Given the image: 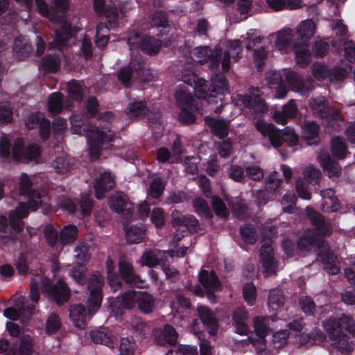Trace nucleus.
Returning <instances> with one entry per match:
<instances>
[{
    "mask_svg": "<svg viewBox=\"0 0 355 355\" xmlns=\"http://www.w3.org/2000/svg\"><path fill=\"white\" fill-rule=\"evenodd\" d=\"M259 259L263 268L264 276L268 277L276 273L277 268L272 247L263 244L260 248Z\"/></svg>",
    "mask_w": 355,
    "mask_h": 355,
    "instance_id": "obj_19",
    "label": "nucleus"
},
{
    "mask_svg": "<svg viewBox=\"0 0 355 355\" xmlns=\"http://www.w3.org/2000/svg\"><path fill=\"white\" fill-rule=\"evenodd\" d=\"M33 182L28 175L23 173L19 182V193L28 199V205L29 209L35 211L42 207V193L37 190L32 188Z\"/></svg>",
    "mask_w": 355,
    "mask_h": 355,
    "instance_id": "obj_10",
    "label": "nucleus"
},
{
    "mask_svg": "<svg viewBox=\"0 0 355 355\" xmlns=\"http://www.w3.org/2000/svg\"><path fill=\"white\" fill-rule=\"evenodd\" d=\"M35 313V305L33 304L21 303L18 305L17 309L12 307L6 308L3 315L12 320H20L23 324L26 325Z\"/></svg>",
    "mask_w": 355,
    "mask_h": 355,
    "instance_id": "obj_13",
    "label": "nucleus"
},
{
    "mask_svg": "<svg viewBox=\"0 0 355 355\" xmlns=\"http://www.w3.org/2000/svg\"><path fill=\"white\" fill-rule=\"evenodd\" d=\"M40 67L45 73H55L60 67V58L55 53L44 56L40 62Z\"/></svg>",
    "mask_w": 355,
    "mask_h": 355,
    "instance_id": "obj_39",
    "label": "nucleus"
},
{
    "mask_svg": "<svg viewBox=\"0 0 355 355\" xmlns=\"http://www.w3.org/2000/svg\"><path fill=\"white\" fill-rule=\"evenodd\" d=\"M137 295L136 291L127 290L121 293V296L117 298V301L123 308L132 309L136 304Z\"/></svg>",
    "mask_w": 355,
    "mask_h": 355,
    "instance_id": "obj_52",
    "label": "nucleus"
},
{
    "mask_svg": "<svg viewBox=\"0 0 355 355\" xmlns=\"http://www.w3.org/2000/svg\"><path fill=\"white\" fill-rule=\"evenodd\" d=\"M270 317L257 316L254 318L253 326L255 332V336H262L266 337L268 334Z\"/></svg>",
    "mask_w": 355,
    "mask_h": 355,
    "instance_id": "obj_44",
    "label": "nucleus"
},
{
    "mask_svg": "<svg viewBox=\"0 0 355 355\" xmlns=\"http://www.w3.org/2000/svg\"><path fill=\"white\" fill-rule=\"evenodd\" d=\"M321 166L324 171L329 172V176H338L340 173V168L338 164L329 155H325L322 159Z\"/></svg>",
    "mask_w": 355,
    "mask_h": 355,
    "instance_id": "obj_54",
    "label": "nucleus"
},
{
    "mask_svg": "<svg viewBox=\"0 0 355 355\" xmlns=\"http://www.w3.org/2000/svg\"><path fill=\"white\" fill-rule=\"evenodd\" d=\"M117 78L121 85L129 88L132 85L133 73L131 66H123L117 72Z\"/></svg>",
    "mask_w": 355,
    "mask_h": 355,
    "instance_id": "obj_53",
    "label": "nucleus"
},
{
    "mask_svg": "<svg viewBox=\"0 0 355 355\" xmlns=\"http://www.w3.org/2000/svg\"><path fill=\"white\" fill-rule=\"evenodd\" d=\"M71 130L73 134L87 137L89 154L92 158L98 159L101 155L102 148L114 141V136L110 133L101 130L96 126L85 125L80 114H73L70 117Z\"/></svg>",
    "mask_w": 355,
    "mask_h": 355,
    "instance_id": "obj_3",
    "label": "nucleus"
},
{
    "mask_svg": "<svg viewBox=\"0 0 355 355\" xmlns=\"http://www.w3.org/2000/svg\"><path fill=\"white\" fill-rule=\"evenodd\" d=\"M309 218L314 227V232L319 239L320 236L327 237L332 234L333 227L330 220H326L324 216L314 209L309 212Z\"/></svg>",
    "mask_w": 355,
    "mask_h": 355,
    "instance_id": "obj_14",
    "label": "nucleus"
},
{
    "mask_svg": "<svg viewBox=\"0 0 355 355\" xmlns=\"http://www.w3.org/2000/svg\"><path fill=\"white\" fill-rule=\"evenodd\" d=\"M200 110H191L189 107L180 108V112L178 115L179 121L183 125H191L196 122V112Z\"/></svg>",
    "mask_w": 355,
    "mask_h": 355,
    "instance_id": "obj_59",
    "label": "nucleus"
},
{
    "mask_svg": "<svg viewBox=\"0 0 355 355\" xmlns=\"http://www.w3.org/2000/svg\"><path fill=\"white\" fill-rule=\"evenodd\" d=\"M198 279L204 289L223 287L222 283L214 270L208 271L202 268L198 274Z\"/></svg>",
    "mask_w": 355,
    "mask_h": 355,
    "instance_id": "obj_31",
    "label": "nucleus"
},
{
    "mask_svg": "<svg viewBox=\"0 0 355 355\" xmlns=\"http://www.w3.org/2000/svg\"><path fill=\"white\" fill-rule=\"evenodd\" d=\"M255 127L263 136L268 137L271 145L275 148L280 147L284 143L294 146L298 142L297 135L293 130L285 128L280 130L274 124L266 123L260 119L257 121Z\"/></svg>",
    "mask_w": 355,
    "mask_h": 355,
    "instance_id": "obj_6",
    "label": "nucleus"
},
{
    "mask_svg": "<svg viewBox=\"0 0 355 355\" xmlns=\"http://www.w3.org/2000/svg\"><path fill=\"white\" fill-rule=\"evenodd\" d=\"M284 295L282 290L274 288L270 291L268 304L270 309L277 310L284 304Z\"/></svg>",
    "mask_w": 355,
    "mask_h": 355,
    "instance_id": "obj_46",
    "label": "nucleus"
},
{
    "mask_svg": "<svg viewBox=\"0 0 355 355\" xmlns=\"http://www.w3.org/2000/svg\"><path fill=\"white\" fill-rule=\"evenodd\" d=\"M42 292L48 300L58 306L67 303L71 299V289L63 279L59 278L55 282L46 279L42 282Z\"/></svg>",
    "mask_w": 355,
    "mask_h": 355,
    "instance_id": "obj_7",
    "label": "nucleus"
},
{
    "mask_svg": "<svg viewBox=\"0 0 355 355\" xmlns=\"http://www.w3.org/2000/svg\"><path fill=\"white\" fill-rule=\"evenodd\" d=\"M178 107L180 108L189 107L193 110H200L199 102L191 93L188 86L180 85L175 94Z\"/></svg>",
    "mask_w": 355,
    "mask_h": 355,
    "instance_id": "obj_18",
    "label": "nucleus"
},
{
    "mask_svg": "<svg viewBox=\"0 0 355 355\" xmlns=\"http://www.w3.org/2000/svg\"><path fill=\"white\" fill-rule=\"evenodd\" d=\"M171 217L174 227H184L191 233H196L199 230V221L193 215H183L180 211L174 210Z\"/></svg>",
    "mask_w": 355,
    "mask_h": 355,
    "instance_id": "obj_20",
    "label": "nucleus"
},
{
    "mask_svg": "<svg viewBox=\"0 0 355 355\" xmlns=\"http://www.w3.org/2000/svg\"><path fill=\"white\" fill-rule=\"evenodd\" d=\"M118 345L120 352L119 355H135L137 348V343L132 336L121 338Z\"/></svg>",
    "mask_w": 355,
    "mask_h": 355,
    "instance_id": "obj_45",
    "label": "nucleus"
},
{
    "mask_svg": "<svg viewBox=\"0 0 355 355\" xmlns=\"http://www.w3.org/2000/svg\"><path fill=\"white\" fill-rule=\"evenodd\" d=\"M29 214L26 205L20 203L15 210L9 214V220L6 216L0 215V240L3 243H16L19 240V235L24 228L23 219Z\"/></svg>",
    "mask_w": 355,
    "mask_h": 355,
    "instance_id": "obj_4",
    "label": "nucleus"
},
{
    "mask_svg": "<svg viewBox=\"0 0 355 355\" xmlns=\"http://www.w3.org/2000/svg\"><path fill=\"white\" fill-rule=\"evenodd\" d=\"M197 311L201 322L208 329L209 334L216 335L218 329V321L214 313L205 306H198Z\"/></svg>",
    "mask_w": 355,
    "mask_h": 355,
    "instance_id": "obj_23",
    "label": "nucleus"
},
{
    "mask_svg": "<svg viewBox=\"0 0 355 355\" xmlns=\"http://www.w3.org/2000/svg\"><path fill=\"white\" fill-rule=\"evenodd\" d=\"M330 149L332 156L337 159H343L346 157L348 151V146L343 138L333 137L331 139Z\"/></svg>",
    "mask_w": 355,
    "mask_h": 355,
    "instance_id": "obj_34",
    "label": "nucleus"
},
{
    "mask_svg": "<svg viewBox=\"0 0 355 355\" xmlns=\"http://www.w3.org/2000/svg\"><path fill=\"white\" fill-rule=\"evenodd\" d=\"M115 186L114 176L111 172L105 171L100 173L94 182V195L96 199L101 200L107 192Z\"/></svg>",
    "mask_w": 355,
    "mask_h": 355,
    "instance_id": "obj_16",
    "label": "nucleus"
},
{
    "mask_svg": "<svg viewBox=\"0 0 355 355\" xmlns=\"http://www.w3.org/2000/svg\"><path fill=\"white\" fill-rule=\"evenodd\" d=\"M72 37L71 25L69 21H64L59 28L55 30V37L51 45L54 49H61Z\"/></svg>",
    "mask_w": 355,
    "mask_h": 355,
    "instance_id": "obj_24",
    "label": "nucleus"
},
{
    "mask_svg": "<svg viewBox=\"0 0 355 355\" xmlns=\"http://www.w3.org/2000/svg\"><path fill=\"white\" fill-rule=\"evenodd\" d=\"M43 233L48 245L51 248L56 246L59 242V233L51 223H49L44 227Z\"/></svg>",
    "mask_w": 355,
    "mask_h": 355,
    "instance_id": "obj_55",
    "label": "nucleus"
},
{
    "mask_svg": "<svg viewBox=\"0 0 355 355\" xmlns=\"http://www.w3.org/2000/svg\"><path fill=\"white\" fill-rule=\"evenodd\" d=\"M297 107L293 100L289 101L283 105L281 111H275L274 119L277 123L284 125L288 119H293L296 116Z\"/></svg>",
    "mask_w": 355,
    "mask_h": 355,
    "instance_id": "obj_28",
    "label": "nucleus"
},
{
    "mask_svg": "<svg viewBox=\"0 0 355 355\" xmlns=\"http://www.w3.org/2000/svg\"><path fill=\"white\" fill-rule=\"evenodd\" d=\"M52 165L55 171L61 174L67 173L71 168L69 158L64 155L57 157Z\"/></svg>",
    "mask_w": 355,
    "mask_h": 355,
    "instance_id": "obj_57",
    "label": "nucleus"
},
{
    "mask_svg": "<svg viewBox=\"0 0 355 355\" xmlns=\"http://www.w3.org/2000/svg\"><path fill=\"white\" fill-rule=\"evenodd\" d=\"M165 185L160 178H155L153 180L148 189V195L154 198L159 199L163 194Z\"/></svg>",
    "mask_w": 355,
    "mask_h": 355,
    "instance_id": "obj_56",
    "label": "nucleus"
},
{
    "mask_svg": "<svg viewBox=\"0 0 355 355\" xmlns=\"http://www.w3.org/2000/svg\"><path fill=\"white\" fill-rule=\"evenodd\" d=\"M78 230L75 225H64L59 233V243L63 245H69L77 239Z\"/></svg>",
    "mask_w": 355,
    "mask_h": 355,
    "instance_id": "obj_37",
    "label": "nucleus"
},
{
    "mask_svg": "<svg viewBox=\"0 0 355 355\" xmlns=\"http://www.w3.org/2000/svg\"><path fill=\"white\" fill-rule=\"evenodd\" d=\"M150 110L146 101H134L129 103L125 109V113L131 118H144Z\"/></svg>",
    "mask_w": 355,
    "mask_h": 355,
    "instance_id": "obj_36",
    "label": "nucleus"
},
{
    "mask_svg": "<svg viewBox=\"0 0 355 355\" xmlns=\"http://www.w3.org/2000/svg\"><path fill=\"white\" fill-rule=\"evenodd\" d=\"M31 44L24 37L15 38L13 44V53L19 60H24L28 58L32 51Z\"/></svg>",
    "mask_w": 355,
    "mask_h": 355,
    "instance_id": "obj_32",
    "label": "nucleus"
},
{
    "mask_svg": "<svg viewBox=\"0 0 355 355\" xmlns=\"http://www.w3.org/2000/svg\"><path fill=\"white\" fill-rule=\"evenodd\" d=\"M108 204L113 211L120 214L126 209L128 200L122 195L116 193L108 198Z\"/></svg>",
    "mask_w": 355,
    "mask_h": 355,
    "instance_id": "obj_50",
    "label": "nucleus"
},
{
    "mask_svg": "<svg viewBox=\"0 0 355 355\" xmlns=\"http://www.w3.org/2000/svg\"><path fill=\"white\" fill-rule=\"evenodd\" d=\"M161 46L162 42L159 40L145 35L140 51L144 54L154 55L159 53Z\"/></svg>",
    "mask_w": 355,
    "mask_h": 355,
    "instance_id": "obj_40",
    "label": "nucleus"
},
{
    "mask_svg": "<svg viewBox=\"0 0 355 355\" xmlns=\"http://www.w3.org/2000/svg\"><path fill=\"white\" fill-rule=\"evenodd\" d=\"M34 339L28 334H23L19 338V343L17 347L18 355H31L34 349Z\"/></svg>",
    "mask_w": 355,
    "mask_h": 355,
    "instance_id": "obj_49",
    "label": "nucleus"
},
{
    "mask_svg": "<svg viewBox=\"0 0 355 355\" xmlns=\"http://www.w3.org/2000/svg\"><path fill=\"white\" fill-rule=\"evenodd\" d=\"M320 127L314 121L306 120L302 127V137L309 142L317 143L319 141Z\"/></svg>",
    "mask_w": 355,
    "mask_h": 355,
    "instance_id": "obj_33",
    "label": "nucleus"
},
{
    "mask_svg": "<svg viewBox=\"0 0 355 355\" xmlns=\"http://www.w3.org/2000/svg\"><path fill=\"white\" fill-rule=\"evenodd\" d=\"M211 205L215 214L221 218H227L228 210L225 202L218 196H214L211 198Z\"/></svg>",
    "mask_w": 355,
    "mask_h": 355,
    "instance_id": "obj_61",
    "label": "nucleus"
},
{
    "mask_svg": "<svg viewBox=\"0 0 355 355\" xmlns=\"http://www.w3.org/2000/svg\"><path fill=\"white\" fill-rule=\"evenodd\" d=\"M52 6L48 5L44 0H35L39 13L43 17L51 18L57 13H65L69 9V0H53Z\"/></svg>",
    "mask_w": 355,
    "mask_h": 355,
    "instance_id": "obj_17",
    "label": "nucleus"
},
{
    "mask_svg": "<svg viewBox=\"0 0 355 355\" xmlns=\"http://www.w3.org/2000/svg\"><path fill=\"white\" fill-rule=\"evenodd\" d=\"M141 263L143 266L154 268L160 264L158 254L153 250L144 252L141 257Z\"/></svg>",
    "mask_w": 355,
    "mask_h": 355,
    "instance_id": "obj_58",
    "label": "nucleus"
},
{
    "mask_svg": "<svg viewBox=\"0 0 355 355\" xmlns=\"http://www.w3.org/2000/svg\"><path fill=\"white\" fill-rule=\"evenodd\" d=\"M70 275L74 281L82 286L85 284L87 281L86 268L81 263H79L70 270Z\"/></svg>",
    "mask_w": 355,
    "mask_h": 355,
    "instance_id": "obj_62",
    "label": "nucleus"
},
{
    "mask_svg": "<svg viewBox=\"0 0 355 355\" xmlns=\"http://www.w3.org/2000/svg\"><path fill=\"white\" fill-rule=\"evenodd\" d=\"M104 279L98 272L92 274L87 285L89 295L87 300V309L89 313H96L100 308L103 300L102 288Z\"/></svg>",
    "mask_w": 355,
    "mask_h": 355,
    "instance_id": "obj_8",
    "label": "nucleus"
},
{
    "mask_svg": "<svg viewBox=\"0 0 355 355\" xmlns=\"http://www.w3.org/2000/svg\"><path fill=\"white\" fill-rule=\"evenodd\" d=\"M248 316V313L241 308H238L234 311L232 320L237 334L248 335L250 331V327L247 324Z\"/></svg>",
    "mask_w": 355,
    "mask_h": 355,
    "instance_id": "obj_29",
    "label": "nucleus"
},
{
    "mask_svg": "<svg viewBox=\"0 0 355 355\" xmlns=\"http://www.w3.org/2000/svg\"><path fill=\"white\" fill-rule=\"evenodd\" d=\"M192 205L195 212L199 216H203L207 219L213 217V214L207 201L202 197H197L192 201Z\"/></svg>",
    "mask_w": 355,
    "mask_h": 355,
    "instance_id": "obj_43",
    "label": "nucleus"
},
{
    "mask_svg": "<svg viewBox=\"0 0 355 355\" xmlns=\"http://www.w3.org/2000/svg\"><path fill=\"white\" fill-rule=\"evenodd\" d=\"M260 92L258 87H250L248 92L240 97L243 105L259 112H265L267 108L263 99L261 97Z\"/></svg>",
    "mask_w": 355,
    "mask_h": 355,
    "instance_id": "obj_15",
    "label": "nucleus"
},
{
    "mask_svg": "<svg viewBox=\"0 0 355 355\" xmlns=\"http://www.w3.org/2000/svg\"><path fill=\"white\" fill-rule=\"evenodd\" d=\"M90 338L93 343L101 344L114 349L118 346V340L110 331L108 328L101 327L90 332Z\"/></svg>",
    "mask_w": 355,
    "mask_h": 355,
    "instance_id": "obj_21",
    "label": "nucleus"
},
{
    "mask_svg": "<svg viewBox=\"0 0 355 355\" xmlns=\"http://www.w3.org/2000/svg\"><path fill=\"white\" fill-rule=\"evenodd\" d=\"M123 229L125 233V239L128 243L137 244L145 241L146 239V230L142 223L125 227Z\"/></svg>",
    "mask_w": 355,
    "mask_h": 355,
    "instance_id": "obj_25",
    "label": "nucleus"
},
{
    "mask_svg": "<svg viewBox=\"0 0 355 355\" xmlns=\"http://www.w3.org/2000/svg\"><path fill=\"white\" fill-rule=\"evenodd\" d=\"M313 110L318 117L328 121V125L334 128V124L343 122L338 109L329 105L324 97H318L313 99Z\"/></svg>",
    "mask_w": 355,
    "mask_h": 355,
    "instance_id": "obj_9",
    "label": "nucleus"
},
{
    "mask_svg": "<svg viewBox=\"0 0 355 355\" xmlns=\"http://www.w3.org/2000/svg\"><path fill=\"white\" fill-rule=\"evenodd\" d=\"M205 123L209 127L212 133L220 139H224L227 137L229 134V125L226 121L206 116Z\"/></svg>",
    "mask_w": 355,
    "mask_h": 355,
    "instance_id": "obj_26",
    "label": "nucleus"
},
{
    "mask_svg": "<svg viewBox=\"0 0 355 355\" xmlns=\"http://www.w3.org/2000/svg\"><path fill=\"white\" fill-rule=\"evenodd\" d=\"M320 239L313 231L308 230L304 234L297 239V245L300 252H308L311 250L313 245L319 243Z\"/></svg>",
    "mask_w": 355,
    "mask_h": 355,
    "instance_id": "obj_35",
    "label": "nucleus"
},
{
    "mask_svg": "<svg viewBox=\"0 0 355 355\" xmlns=\"http://www.w3.org/2000/svg\"><path fill=\"white\" fill-rule=\"evenodd\" d=\"M266 189H267L271 195L277 193L282 183V179L280 174L277 171H272L266 178Z\"/></svg>",
    "mask_w": 355,
    "mask_h": 355,
    "instance_id": "obj_51",
    "label": "nucleus"
},
{
    "mask_svg": "<svg viewBox=\"0 0 355 355\" xmlns=\"http://www.w3.org/2000/svg\"><path fill=\"white\" fill-rule=\"evenodd\" d=\"M315 34V24L311 19L303 21L295 31V42L293 48L297 63L306 67L311 62L309 41Z\"/></svg>",
    "mask_w": 355,
    "mask_h": 355,
    "instance_id": "obj_5",
    "label": "nucleus"
},
{
    "mask_svg": "<svg viewBox=\"0 0 355 355\" xmlns=\"http://www.w3.org/2000/svg\"><path fill=\"white\" fill-rule=\"evenodd\" d=\"M136 304L139 311L144 314L152 313L155 309V299L146 291L138 294Z\"/></svg>",
    "mask_w": 355,
    "mask_h": 355,
    "instance_id": "obj_30",
    "label": "nucleus"
},
{
    "mask_svg": "<svg viewBox=\"0 0 355 355\" xmlns=\"http://www.w3.org/2000/svg\"><path fill=\"white\" fill-rule=\"evenodd\" d=\"M157 343L159 345L168 344L175 346L178 343V333L175 329L169 324H166L163 329L155 330L154 333Z\"/></svg>",
    "mask_w": 355,
    "mask_h": 355,
    "instance_id": "obj_22",
    "label": "nucleus"
},
{
    "mask_svg": "<svg viewBox=\"0 0 355 355\" xmlns=\"http://www.w3.org/2000/svg\"><path fill=\"white\" fill-rule=\"evenodd\" d=\"M286 80L293 89H296L301 94L304 95L312 90L311 84L309 81H305L303 78H301L294 71L287 73Z\"/></svg>",
    "mask_w": 355,
    "mask_h": 355,
    "instance_id": "obj_27",
    "label": "nucleus"
},
{
    "mask_svg": "<svg viewBox=\"0 0 355 355\" xmlns=\"http://www.w3.org/2000/svg\"><path fill=\"white\" fill-rule=\"evenodd\" d=\"M62 327V322L60 316L55 312L50 313L45 324V333L51 336L59 331Z\"/></svg>",
    "mask_w": 355,
    "mask_h": 355,
    "instance_id": "obj_48",
    "label": "nucleus"
},
{
    "mask_svg": "<svg viewBox=\"0 0 355 355\" xmlns=\"http://www.w3.org/2000/svg\"><path fill=\"white\" fill-rule=\"evenodd\" d=\"M291 333L287 329L279 331L273 334L272 345L273 348L281 349L287 345Z\"/></svg>",
    "mask_w": 355,
    "mask_h": 355,
    "instance_id": "obj_60",
    "label": "nucleus"
},
{
    "mask_svg": "<svg viewBox=\"0 0 355 355\" xmlns=\"http://www.w3.org/2000/svg\"><path fill=\"white\" fill-rule=\"evenodd\" d=\"M243 296L248 305H253L257 299V288L252 282L245 284L243 287Z\"/></svg>",
    "mask_w": 355,
    "mask_h": 355,
    "instance_id": "obj_63",
    "label": "nucleus"
},
{
    "mask_svg": "<svg viewBox=\"0 0 355 355\" xmlns=\"http://www.w3.org/2000/svg\"><path fill=\"white\" fill-rule=\"evenodd\" d=\"M24 146V141L21 139L15 141L12 150V158L14 161H31L40 155V150L36 144H31L25 148Z\"/></svg>",
    "mask_w": 355,
    "mask_h": 355,
    "instance_id": "obj_12",
    "label": "nucleus"
},
{
    "mask_svg": "<svg viewBox=\"0 0 355 355\" xmlns=\"http://www.w3.org/2000/svg\"><path fill=\"white\" fill-rule=\"evenodd\" d=\"M183 81L188 86L193 87L196 96L198 99H207L209 103H218V101H221V96L229 89L228 81L222 73H216L210 83L193 73L188 77L184 76Z\"/></svg>",
    "mask_w": 355,
    "mask_h": 355,
    "instance_id": "obj_2",
    "label": "nucleus"
},
{
    "mask_svg": "<svg viewBox=\"0 0 355 355\" xmlns=\"http://www.w3.org/2000/svg\"><path fill=\"white\" fill-rule=\"evenodd\" d=\"M63 109V96L59 92H53L49 97L48 111L52 115L60 114Z\"/></svg>",
    "mask_w": 355,
    "mask_h": 355,
    "instance_id": "obj_41",
    "label": "nucleus"
},
{
    "mask_svg": "<svg viewBox=\"0 0 355 355\" xmlns=\"http://www.w3.org/2000/svg\"><path fill=\"white\" fill-rule=\"evenodd\" d=\"M69 317L76 327L83 328L87 318L85 306L81 304L71 305L69 308Z\"/></svg>",
    "mask_w": 355,
    "mask_h": 355,
    "instance_id": "obj_38",
    "label": "nucleus"
},
{
    "mask_svg": "<svg viewBox=\"0 0 355 355\" xmlns=\"http://www.w3.org/2000/svg\"><path fill=\"white\" fill-rule=\"evenodd\" d=\"M57 204L63 210L67 211L69 214H74L77 209L76 202L70 198L62 195L59 196L57 198Z\"/></svg>",
    "mask_w": 355,
    "mask_h": 355,
    "instance_id": "obj_64",
    "label": "nucleus"
},
{
    "mask_svg": "<svg viewBox=\"0 0 355 355\" xmlns=\"http://www.w3.org/2000/svg\"><path fill=\"white\" fill-rule=\"evenodd\" d=\"M239 233L242 241L247 244H254L257 240V230L254 226L250 223L241 225Z\"/></svg>",
    "mask_w": 355,
    "mask_h": 355,
    "instance_id": "obj_42",
    "label": "nucleus"
},
{
    "mask_svg": "<svg viewBox=\"0 0 355 355\" xmlns=\"http://www.w3.org/2000/svg\"><path fill=\"white\" fill-rule=\"evenodd\" d=\"M322 326L338 352H352L354 343L348 334L355 336V322L351 316L344 313L340 317H329L322 322Z\"/></svg>",
    "mask_w": 355,
    "mask_h": 355,
    "instance_id": "obj_1",
    "label": "nucleus"
},
{
    "mask_svg": "<svg viewBox=\"0 0 355 355\" xmlns=\"http://www.w3.org/2000/svg\"><path fill=\"white\" fill-rule=\"evenodd\" d=\"M293 35L291 28L284 29L277 34L275 44L280 51L288 49L293 40Z\"/></svg>",
    "mask_w": 355,
    "mask_h": 355,
    "instance_id": "obj_47",
    "label": "nucleus"
},
{
    "mask_svg": "<svg viewBox=\"0 0 355 355\" xmlns=\"http://www.w3.org/2000/svg\"><path fill=\"white\" fill-rule=\"evenodd\" d=\"M116 277L119 283L113 284L112 290L114 292L121 288L123 284L132 286L141 282L140 277L136 273L133 265L125 260H119L118 263Z\"/></svg>",
    "mask_w": 355,
    "mask_h": 355,
    "instance_id": "obj_11",
    "label": "nucleus"
}]
</instances>
